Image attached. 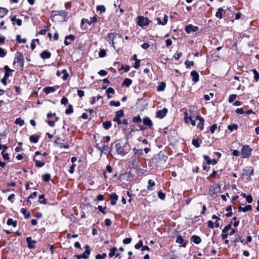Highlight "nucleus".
<instances>
[{
  "instance_id": "19",
  "label": "nucleus",
  "mask_w": 259,
  "mask_h": 259,
  "mask_svg": "<svg viewBox=\"0 0 259 259\" xmlns=\"http://www.w3.org/2000/svg\"><path fill=\"white\" fill-rule=\"evenodd\" d=\"M196 119L199 121V123L197 125L198 127L201 130H202L203 129L204 119L202 117L198 115L197 116Z\"/></svg>"
},
{
  "instance_id": "42",
  "label": "nucleus",
  "mask_w": 259,
  "mask_h": 259,
  "mask_svg": "<svg viewBox=\"0 0 259 259\" xmlns=\"http://www.w3.org/2000/svg\"><path fill=\"white\" fill-rule=\"evenodd\" d=\"M62 74H63V75L61 77V78L63 80H65L66 79H67V78L69 76V74L68 73L67 70L66 69H63L62 70Z\"/></svg>"
},
{
  "instance_id": "36",
  "label": "nucleus",
  "mask_w": 259,
  "mask_h": 259,
  "mask_svg": "<svg viewBox=\"0 0 259 259\" xmlns=\"http://www.w3.org/2000/svg\"><path fill=\"white\" fill-rule=\"evenodd\" d=\"M33 160L35 161V166L38 167H42L45 165V162L42 161L35 160L34 158Z\"/></svg>"
},
{
  "instance_id": "7",
  "label": "nucleus",
  "mask_w": 259,
  "mask_h": 259,
  "mask_svg": "<svg viewBox=\"0 0 259 259\" xmlns=\"http://www.w3.org/2000/svg\"><path fill=\"white\" fill-rule=\"evenodd\" d=\"M132 168H137L140 166V160L136 156L132 157L130 159Z\"/></svg>"
},
{
  "instance_id": "9",
  "label": "nucleus",
  "mask_w": 259,
  "mask_h": 259,
  "mask_svg": "<svg viewBox=\"0 0 259 259\" xmlns=\"http://www.w3.org/2000/svg\"><path fill=\"white\" fill-rule=\"evenodd\" d=\"M118 249L116 247H113L110 249V252L109 253V256L110 257L115 256L118 259H120L121 258V254L119 253H117Z\"/></svg>"
},
{
  "instance_id": "8",
  "label": "nucleus",
  "mask_w": 259,
  "mask_h": 259,
  "mask_svg": "<svg viewBox=\"0 0 259 259\" xmlns=\"http://www.w3.org/2000/svg\"><path fill=\"white\" fill-rule=\"evenodd\" d=\"M220 190V188L215 185L212 186L209 190V195H210L212 197H215L217 195L218 192H219Z\"/></svg>"
},
{
  "instance_id": "51",
  "label": "nucleus",
  "mask_w": 259,
  "mask_h": 259,
  "mask_svg": "<svg viewBox=\"0 0 259 259\" xmlns=\"http://www.w3.org/2000/svg\"><path fill=\"white\" fill-rule=\"evenodd\" d=\"M51 175L49 174H46L42 176L43 181L45 182H49L50 180Z\"/></svg>"
},
{
  "instance_id": "55",
  "label": "nucleus",
  "mask_w": 259,
  "mask_h": 259,
  "mask_svg": "<svg viewBox=\"0 0 259 259\" xmlns=\"http://www.w3.org/2000/svg\"><path fill=\"white\" fill-rule=\"evenodd\" d=\"M109 105L110 106H116V107H118L120 106V103L119 101H111L110 102V103H109Z\"/></svg>"
},
{
  "instance_id": "49",
  "label": "nucleus",
  "mask_w": 259,
  "mask_h": 259,
  "mask_svg": "<svg viewBox=\"0 0 259 259\" xmlns=\"http://www.w3.org/2000/svg\"><path fill=\"white\" fill-rule=\"evenodd\" d=\"M184 118L185 120L187 123H188L189 122L190 120H191L192 117L191 115H188V113L187 112H184Z\"/></svg>"
},
{
  "instance_id": "28",
  "label": "nucleus",
  "mask_w": 259,
  "mask_h": 259,
  "mask_svg": "<svg viewBox=\"0 0 259 259\" xmlns=\"http://www.w3.org/2000/svg\"><path fill=\"white\" fill-rule=\"evenodd\" d=\"M4 69L5 70V73L4 77L8 79L9 78V77L10 76V72H11L13 70L12 69H11L9 67V66H7V65H6L4 67Z\"/></svg>"
},
{
  "instance_id": "1",
  "label": "nucleus",
  "mask_w": 259,
  "mask_h": 259,
  "mask_svg": "<svg viewBox=\"0 0 259 259\" xmlns=\"http://www.w3.org/2000/svg\"><path fill=\"white\" fill-rule=\"evenodd\" d=\"M114 144L117 153L122 156L128 153L131 149L130 145L127 142L118 140Z\"/></svg>"
},
{
  "instance_id": "41",
  "label": "nucleus",
  "mask_w": 259,
  "mask_h": 259,
  "mask_svg": "<svg viewBox=\"0 0 259 259\" xmlns=\"http://www.w3.org/2000/svg\"><path fill=\"white\" fill-rule=\"evenodd\" d=\"M111 126V122L109 121H106L103 123V127L106 129L108 130Z\"/></svg>"
},
{
  "instance_id": "15",
  "label": "nucleus",
  "mask_w": 259,
  "mask_h": 259,
  "mask_svg": "<svg viewBox=\"0 0 259 259\" xmlns=\"http://www.w3.org/2000/svg\"><path fill=\"white\" fill-rule=\"evenodd\" d=\"M203 158L206 161V162H207V164L209 165V164H212V165H215L217 163V161L214 159H213L212 160L210 159V158H209V157L207 155H203Z\"/></svg>"
},
{
  "instance_id": "24",
  "label": "nucleus",
  "mask_w": 259,
  "mask_h": 259,
  "mask_svg": "<svg viewBox=\"0 0 259 259\" xmlns=\"http://www.w3.org/2000/svg\"><path fill=\"white\" fill-rule=\"evenodd\" d=\"M176 242L178 244H180L181 245L180 246L182 247H186V244L184 242V240L183 239V238L181 236H179L177 237L176 239Z\"/></svg>"
},
{
  "instance_id": "30",
  "label": "nucleus",
  "mask_w": 259,
  "mask_h": 259,
  "mask_svg": "<svg viewBox=\"0 0 259 259\" xmlns=\"http://www.w3.org/2000/svg\"><path fill=\"white\" fill-rule=\"evenodd\" d=\"M133 150L135 156L138 157V158L141 156L143 153V150L142 149H137L136 148H134Z\"/></svg>"
},
{
  "instance_id": "59",
  "label": "nucleus",
  "mask_w": 259,
  "mask_h": 259,
  "mask_svg": "<svg viewBox=\"0 0 259 259\" xmlns=\"http://www.w3.org/2000/svg\"><path fill=\"white\" fill-rule=\"evenodd\" d=\"M143 245V241L140 240L138 243L135 245V248L137 249H140Z\"/></svg>"
},
{
  "instance_id": "33",
  "label": "nucleus",
  "mask_w": 259,
  "mask_h": 259,
  "mask_svg": "<svg viewBox=\"0 0 259 259\" xmlns=\"http://www.w3.org/2000/svg\"><path fill=\"white\" fill-rule=\"evenodd\" d=\"M166 84L164 82H161L157 88V91L158 92L163 91L164 90Z\"/></svg>"
},
{
  "instance_id": "56",
  "label": "nucleus",
  "mask_w": 259,
  "mask_h": 259,
  "mask_svg": "<svg viewBox=\"0 0 259 259\" xmlns=\"http://www.w3.org/2000/svg\"><path fill=\"white\" fill-rule=\"evenodd\" d=\"M231 223H230L229 225H228L227 226H225L224 227V228L223 229L222 232L224 233H226V232H227L228 231V230L231 229Z\"/></svg>"
},
{
  "instance_id": "3",
  "label": "nucleus",
  "mask_w": 259,
  "mask_h": 259,
  "mask_svg": "<svg viewBox=\"0 0 259 259\" xmlns=\"http://www.w3.org/2000/svg\"><path fill=\"white\" fill-rule=\"evenodd\" d=\"M85 251L83 252L82 254H76L75 255V257L77 259H88L89 257V255L91 253V249L90 246L88 245H86L84 246Z\"/></svg>"
},
{
  "instance_id": "57",
  "label": "nucleus",
  "mask_w": 259,
  "mask_h": 259,
  "mask_svg": "<svg viewBox=\"0 0 259 259\" xmlns=\"http://www.w3.org/2000/svg\"><path fill=\"white\" fill-rule=\"evenodd\" d=\"M234 242L236 243L237 242L240 241L242 243H244V239H242V237L240 236H238L234 240Z\"/></svg>"
},
{
  "instance_id": "26",
  "label": "nucleus",
  "mask_w": 259,
  "mask_h": 259,
  "mask_svg": "<svg viewBox=\"0 0 259 259\" xmlns=\"http://www.w3.org/2000/svg\"><path fill=\"white\" fill-rule=\"evenodd\" d=\"M40 138V136L38 135H31L29 137L30 141L33 143H37Z\"/></svg>"
},
{
  "instance_id": "10",
  "label": "nucleus",
  "mask_w": 259,
  "mask_h": 259,
  "mask_svg": "<svg viewBox=\"0 0 259 259\" xmlns=\"http://www.w3.org/2000/svg\"><path fill=\"white\" fill-rule=\"evenodd\" d=\"M97 19L96 17L95 16L90 18V20L83 18L81 21V25H83L85 23H88L89 25H91L92 24L97 22Z\"/></svg>"
},
{
  "instance_id": "53",
  "label": "nucleus",
  "mask_w": 259,
  "mask_h": 259,
  "mask_svg": "<svg viewBox=\"0 0 259 259\" xmlns=\"http://www.w3.org/2000/svg\"><path fill=\"white\" fill-rule=\"evenodd\" d=\"M107 256L106 253H103L102 254H98L96 255V259H104Z\"/></svg>"
},
{
  "instance_id": "48",
  "label": "nucleus",
  "mask_w": 259,
  "mask_h": 259,
  "mask_svg": "<svg viewBox=\"0 0 259 259\" xmlns=\"http://www.w3.org/2000/svg\"><path fill=\"white\" fill-rule=\"evenodd\" d=\"M16 40L19 44L25 43L26 41V39H22L21 38V35H17V36H16Z\"/></svg>"
},
{
  "instance_id": "20",
  "label": "nucleus",
  "mask_w": 259,
  "mask_h": 259,
  "mask_svg": "<svg viewBox=\"0 0 259 259\" xmlns=\"http://www.w3.org/2000/svg\"><path fill=\"white\" fill-rule=\"evenodd\" d=\"M110 198L111 199V204L112 205H115L116 203V201L118 200V195L115 193H112L110 196Z\"/></svg>"
},
{
  "instance_id": "6",
  "label": "nucleus",
  "mask_w": 259,
  "mask_h": 259,
  "mask_svg": "<svg viewBox=\"0 0 259 259\" xmlns=\"http://www.w3.org/2000/svg\"><path fill=\"white\" fill-rule=\"evenodd\" d=\"M14 63H18L19 64L20 66L21 67H23L24 63V60L23 55L21 53L18 52L16 53V57L15 59Z\"/></svg>"
},
{
  "instance_id": "13",
  "label": "nucleus",
  "mask_w": 259,
  "mask_h": 259,
  "mask_svg": "<svg viewBox=\"0 0 259 259\" xmlns=\"http://www.w3.org/2000/svg\"><path fill=\"white\" fill-rule=\"evenodd\" d=\"M55 13V15H59L63 17L65 21L68 19V12L66 10L58 11H56Z\"/></svg>"
},
{
  "instance_id": "14",
  "label": "nucleus",
  "mask_w": 259,
  "mask_h": 259,
  "mask_svg": "<svg viewBox=\"0 0 259 259\" xmlns=\"http://www.w3.org/2000/svg\"><path fill=\"white\" fill-rule=\"evenodd\" d=\"M167 112V109L164 108L162 109V110H159L156 112V116L160 118H163L165 116Z\"/></svg>"
},
{
  "instance_id": "4",
  "label": "nucleus",
  "mask_w": 259,
  "mask_h": 259,
  "mask_svg": "<svg viewBox=\"0 0 259 259\" xmlns=\"http://www.w3.org/2000/svg\"><path fill=\"white\" fill-rule=\"evenodd\" d=\"M149 23V21L147 17H144L143 16H139L137 18V24L142 27H144L147 26Z\"/></svg>"
},
{
  "instance_id": "40",
  "label": "nucleus",
  "mask_w": 259,
  "mask_h": 259,
  "mask_svg": "<svg viewBox=\"0 0 259 259\" xmlns=\"http://www.w3.org/2000/svg\"><path fill=\"white\" fill-rule=\"evenodd\" d=\"M223 11V9L222 8H220L218 9L217 12L215 13V16L219 19L222 18V12Z\"/></svg>"
},
{
  "instance_id": "50",
  "label": "nucleus",
  "mask_w": 259,
  "mask_h": 259,
  "mask_svg": "<svg viewBox=\"0 0 259 259\" xmlns=\"http://www.w3.org/2000/svg\"><path fill=\"white\" fill-rule=\"evenodd\" d=\"M149 185L147 186V189L148 190H151V187L155 186V183L152 180H149L148 181Z\"/></svg>"
},
{
  "instance_id": "52",
  "label": "nucleus",
  "mask_w": 259,
  "mask_h": 259,
  "mask_svg": "<svg viewBox=\"0 0 259 259\" xmlns=\"http://www.w3.org/2000/svg\"><path fill=\"white\" fill-rule=\"evenodd\" d=\"M142 121L140 116H135L133 118V122L134 123H139Z\"/></svg>"
},
{
  "instance_id": "16",
  "label": "nucleus",
  "mask_w": 259,
  "mask_h": 259,
  "mask_svg": "<svg viewBox=\"0 0 259 259\" xmlns=\"http://www.w3.org/2000/svg\"><path fill=\"white\" fill-rule=\"evenodd\" d=\"M26 240V242L28 244V248H29L30 249L35 248V245H32V243H33V244L36 243V241L32 240L30 237H27Z\"/></svg>"
},
{
  "instance_id": "46",
  "label": "nucleus",
  "mask_w": 259,
  "mask_h": 259,
  "mask_svg": "<svg viewBox=\"0 0 259 259\" xmlns=\"http://www.w3.org/2000/svg\"><path fill=\"white\" fill-rule=\"evenodd\" d=\"M15 123L19 124L20 126H22L24 124V121L21 118H18L15 120Z\"/></svg>"
},
{
  "instance_id": "58",
  "label": "nucleus",
  "mask_w": 259,
  "mask_h": 259,
  "mask_svg": "<svg viewBox=\"0 0 259 259\" xmlns=\"http://www.w3.org/2000/svg\"><path fill=\"white\" fill-rule=\"evenodd\" d=\"M236 97H237V96L235 94L231 95L230 96L229 100H228L229 102H230V103L233 102L235 100V99H236Z\"/></svg>"
},
{
  "instance_id": "29",
  "label": "nucleus",
  "mask_w": 259,
  "mask_h": 259,
  "mask_svg": "<svg viewBox=\"0 0 259 259\" xmlns=\"http://www.w3.org/2000/svg\"><path fill=\"white\" fill-rule=\"evenodd\" d=\"M200 142H202L201 140H200L199 138H197L195 139H193L192 143L194 147L196 148H198L200 146Z\"/></svg>"
},
{
  "instance_id": "45",
  "label": "nucleus",
  "mask_w": 259,
  "mask_h": 259,
  "mask_svg": "<svg viewBox=\"0 0 259 259\" xmlns=\"http://www.w3.org/2000/svg\"><path fill=\"white\" fill-rule=\"evenodd\" d=\"M252 71L254 74V79L256 82L259 79V73L256 70V69H252Z\"/></svg>"
},
{
  "instance_id": "44",
  "label": "nucleus",
  "mask_w": 259,
  "mask_h": 259,
  "mask_svg": "<svg viewBox=\"0 0 259 259\" xmlns=\"http://www.w3.org/2000/svg\"><path fill=\"white\" fill-rule=\"evenodd\" d=\"M20 212L25 215V218L26 219H28L30 217V213L29 212L27 213L25 208H22L20 209Z\"/></svg>"
},
{
  "instance_id": "17",
  "label": "nucleus",
  "mask_w": 259,
  "mask_h": 259,
  "mask_svg": "<svg viewBox=\"0 0 259 259\" xmlns=\"http://www.w3.org/2000/svg\"><path fill=\"white\" fill-rule=\"evenodd\" d=\"M143 122L144 125H147L149 128H151L153 126L152 120L148 117H144Z\"/></svg>"
},
{
  "instance_id": "47",
  "label": "nucleus",
  "mask_w": 259,
  "mask_h": 259,
  "mask_svg": "<svg viewBox=\"0 0 259 259\" xmlns=\"http://www.w3.org/2000/svg\"><path fill=\"white\" fill-rule=\"evenodd\" d=\"M123 115H124L123 110H120L116 112L115 117H117V118H120V117H122Z\"/></svg>"
},
{
  "instance_id": "63",
  "label": "nucleus",
  "mask_w": 259,
  "mask_h": 259,
  "mask_svg": "<svg viewBox=\"0 0 259 259\" xmlns=\"http://www.w3.org/2000/svg\"><path fill=\"white\" fill-rule=\"evenodd\" d=\"M140 62H141L140 60L136 59V60L135 61V65L134 66V67L136 69L139 68V67H140Z\"/></svg>"
},
{
  "instance_id": "60",
  "label": "nucleus",
  "mask_w": 259,
  "mask_h": 259,
  "mask_svg": "<svg viewBox=\"0 0 259 259\" xmlns=\"http://www.w3.org/2000/svg\"><path fill=\"white\" fill-rule=\"evenodd\" d=\"M185 64L186 65V67L187 68H188L190 67V66H192L194 65V62L193 61H189L188 60H186Z\"/></svg>"
},
{
  "instance_id": "27",
  "label": "nucleus",
  "mask_w": 259,
  "mask_h": 259,
  "mask_svg": "<svg viewBox=\"0 0 259 259\" xmlns=\"http://www.w3.org/2000/svg\"><path fill=\"white\" fill-rule=\"evenodd\" d=\"M55 91V89L53 87H47L44 89V92L47 94H50L51 93H53Z\"/></svg>"
},
{
  "instance_id": "62",
  "label": "nucleus",
  "mask_w": 259,
  "mask_h": 259,
  "mask_svg": "<svg viewBox=\"0 0 259 259\" xmlns=\"http://www.w3.org/2000/svg\"><path fill=\"white\" fill-rule=\"evenodd\" d=\"M106 55V52L105 50H101L99 53V56L100 57H104Z\"/></svg>"
},
{
  "instance_id": "64",
  "label": "nucleus",
  "mask_w": 259,
  "mask_h": 259,
  "mask_svg": "<svg viewBox=\"0 0 259 259\" xmlns=\"http://www.w3.org/2000/svg\"><path fill=\"white\" fill-rule=\"evenodd\" d=\"M158 196L160 199L163 200L165 198V195L164 193H162V192L159 191L158 192Z\"/></svg>"
},
{
  "instance_id": "21",
  "label": "nucleus",
  "mask_w": 259,
  "mask_h": 259,
  "mask_svg": "<svg viewBox=\"0 0 259 259\" xmlns=\"http://www.w3.org/2000/svg\"><path fill=\"white\" fill-rule=\"evenodd\" d=\"M191 75L192 77V80L194 82H197L199 80V74L196 71H192L191 72Z\"/></svg>"
},
{
  "instance_id": "37",
  "label": "nucleus",
  "mask_w": 259,
  "mask_h": 259,
  "mask_svg": "<svg viewBox=\"0 0 259 259\" xmlns=\"http://www.w3.org/2000/svg\"><path fill=\"white\" fill-rule=\"evenodd\" d=\"M54 143L55 144H57L60 148H65V149L69 148V146L68 145H65L62 143H59L58 142H57V141H55L54 142Z\"/></svg>"
},
{
  "instance_id": "39",
  "label": "nucleus",
  "mask_w": 259,
  "mask_h": 259,
  "mask_svg": "<svg viewBox=\"0 0 259 259\" xmlns=\"http://www.w3.org/2000/svg\"><path fill=\"white\" fill-rule=\"evenodd\" d=\"M238 128V125L235 123L228 125V129L231 132H233L234 130H237Z\"/></svg>"
},
{
  "instance_id": "43",
  "label": "nucleus",
  "mask_w": 259,
  "mask_h": 259,
  "mask_svg": "<svg viewBox=\"0 0 259 259\" xmlns=\"http://www.w3.org/2000/svg\"><path fill=\"white\" fill-rule=\"evenodd\" d=\"M73 108L72 105H69L67 109L65 110V113L67 115H69V114H71L72 113H73Z\"/></svg>"
},
{
  "instance_id": "54",
  "label": "nucleus",
  "mask_w": 259,
  "mask_h": 259,
  "mask_svg": "<svg viewBox=\"0 0 259 259\" xmlns=\"http://www.w3.org/2000/svg\"><path fill=\"white\" fill-rule=\"evenodd\" d=\"M97 11H100L101 13L105 12L106 11V8L105 6L103 5L98 6L97 7Z\"/></svg>"
},
{
  "instance_id": "11",
  "label": "nucleus",
  "mask_w": 259,
  "mask_h": 259,
  "mask_svg": "<svg viewBox=\"0 0 259 259\" xmlns=\"http://www.w3.org/2000/svg\"><path fill=\"white\" fill-rule=\"evenodd\" d=\"M117 34L109 33L107 34V39L108 41H109V44L111 45L112 47L115 48L114 47V39L115 37L117 36Z\"/></svg>"
},
{
  "instance_id": "22",
  "label": "nucleus",
  "mask_w": 259,
  "mask_h": 259,
  "mask_svg": "<svg viewBox=\"0 0 259 259\" xmlns=\"http://www.w3.org/2000/svg\"><path fill=\"white\" fill-rule=\"evenodd\" d=\"M51 53L47 51H42L40 54V56L43 59H49L51 57Z\"/></svg>"
},
{
  "instance_id": "12",
  "label": "nucleus",
  "mask_w": 259,
  "mask_h": 259,
  "mask_svg": "<svg viewBox=\"0 0 259 259\" xmlns=\"http://www.w3.org/2000/svg\"><path fill=\"white\" fill-rule=\"evenodd\" d=\"M198 29V27L194 26L192 24H189L186 26L185 30L187 33H190L192 32H195L197 31Z\"/></svg>"
},
{
  "instance_id": "61",
  "label": "nucleus",
  "mask_w": 259,
  "mask_h": 259,
  "mask_svg": "<svg viewBox=\"0 0 259 259\" xmlns=\"http://www.w3.org/2000/svg\"><path fill=\"white\" fill-rule=\"evenodd\" d=\"M217 128V125L216 124H213L210 127V131L211 134H214L215 130Z\"/></svg>"
},
{
  "instance_id": "25",
  "label": "nucleus",
  "mask_w": 259,
  "mask_h": 259,
  "mask_svg": "<svg viewBox=\"0 0 259 259\" xmlns=\"http://www.w3.org/2000/svg\"><path fill=\"white\" fill-rule=\"evenodd\" d=\"M191 240L195 244H199L201 241V239L197 235H193L191 238Z\"/></svg>"
},
{
  "instance_id": "34",
  "label": "nucleus",
  "mask_w": 259,
  "mask_h": 259,
  "mask_svg": "<svg viewBox=\"0 0 259 259\" xmlns=\"http://www.w3.org/2000/svg\"><path fill=\"white\" fill-rule=\"evenodd\" d=\"M106 92L107 93V97L108 99H110L112 97V95H110V94H113L114 93V90L112 88H109L107 90Z\"/></svg>"
},
{
  "instance_id": "5",
  "label": "nucleus",
  "mask_w": 259,
  "mask_h": 259,
  "mask_svg": "<svg viewBox=\"0 0 259 259\" xmlns=\"http://www.w3.org/2000/svg\"><path fill=\"white\" fill-rule=\"evenodd\" d=\"M252 151V149L249 145H243L241 149L242 157L244 158H248Z\"/></svg>"
},
{
  "instance_id": "35",
  "label": "nucleus",
  "mask_w": 259,
  "mask_h": 259,
  "mask_svg": "<svg viewBox=\"0 0 259 259\" xmlns=\"http://www.w3.org/2000/svg\"><path fill=\"white\" fill-rule=\"evenodd\" d=\"M8 10L6 8L0 7V18H3L8 13Z\"/></svg>"
},
{
  "instance_id": "38",
  "label": "nucleus",
  "mask_w": 259,
  "mask_h": 259,
  "mask_svg": "<svg viewBox=\"0 0 259 259\" xmlns=\"http://www.w3.org/2000/svg\"><path fill=\"white\" fill-rule=\"evenodd\" d=\"M39 198V202L40 203L44 204H47L48 203V202L47 201L46 199L45 198L44 195H40L38 197Z\"/></svg>"
},
{
  "instance_id": "31",
  "label": "nucleus",
  "mask_w": 259,
  "mask_h": 259,
  "mask_svg": "<svg viewBox=\"0 0 259 259\" xmlns=\"http://www.w3.org/2000/svg\"><path fill=\"white\" fill-rule=\"evenodd\" d=\"M7 224L9 226H12L13 227L15 228L17 227V223L16 221H14L12 219L9 218L7 222Z\"/></svg>"
},
{
  "instance_id": "23",
  "label": "nucleus",
  "mask_w": 259,
  "mask_h": 259,
  "mask_svg": "<svg viewBox=\"0 0 259 259\" xmlns=\"http://www.w3.org/2000/svg\"><path fill=\"white\" fill-rule=\"evenodd\" d=\"M168 20V17L166 15H164L163 20L162 21H161L160 19L159 18H157L156 19V20L157 21V24L158 25H165L167 22Z\"/></svg>"
},
{
  "instance_id": "18",
  "label": "nucleus",
  "mask_w": 259,
  "mask_h": 259,
  "mask_svg": "<svg viewBox=\"0 0 259 259\" xmlns=\"http://www.w3.org/2000/svg\"><path fill=\"white\" fill-rule=\"evenodd\" d=\"M252 209V206L250 205H247L245 207H243L240 205L238 207V212H247Z\"/></svg>"
},
{
  "instance_id": "32",
  "label": "nucleus",
  "mask_w": 259,
  "mask_h": 259,
  "mask_svg": "<svg viewBox=\"0 0 259 259\" xmlns=\"http://www.w3.org/2000/svg\"><path fill=\"white\" fill-rule=\"evenodd\" d=\"M132 80L130 78H126L123 80L122 85H125L126 87H129L132 84Z\"/></svg>"
},
{
  "instance_id": "2",
  "label": "nucleus",
  "mask_w": 259,
  "mask_h": 259,
  "mask_svg": "<svg viewBox=\"0 0 259 259\" xmlns=\"http://www.w3.org/2000/svg\"><path fill=\"white\" fill-rule=\"evenodd\" d=\"M112 145L113 144H111V146H109L108 144L102 141L100 143L96 144L97 148L100 151L101 153H104V154L106 155L111 153Z\"/></svg>"
}]
</instances>
